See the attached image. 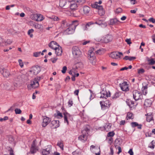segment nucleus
Instances as JSON below:
<instances>
[{
	"instance_id": "obj_1",
	"label": "nucleus",
	"mask_w": 155,
	"mask_h": 155,
	"mask_svg": "<svg viewBox=\"0 0 155 155\" xmlns=\"http://www.w3.org/2000/svg\"><path fill=\"white\" fill-rule=\"evenodd\" d=\"M94 48L91 47L88 52V55L90 56L89 60L90 62L93 64L95 65L96 64V58L94 56Z\"/></svg>"
},
{
	"instance_id": "obj_2",
	"label": "nucleus",
	"mask_w": 155,
	"mask_h": 155,
	"mask_svg": "<svg viewBox=\"0 0 155 155\" xmlns=\"http://www.w3.org/2000/svg\"><path fill=\"white\" fill-rule=\"evenodd\" d=\"M72 54L74 58H78L81 55V52L79 48L77 46L73 47L72 49Z\"/></svg>"
},
{
	"instance_id": "obj_3",
	"label": "nucleus",
	"mask_w": 155,
	"mask_h": 155,
	"mask_svg": "<svg viewBox=\"0 0 155 155\" xmlns=\"http://www.w3.org/2000/svg\"><path fill=\"white\" fill-rule=\"evenodd\" d=\"M39 86L38 81L36 78H35L33 80L31 81V84L27 86L28 88L29 89H31V88H35Z\"/></svg>"
},
{
	"instance_id": "obj_4",
	"label": "nucleus",
	"mask_w": 155,
	"mask_h": 155,
	"mask_svg": "<svg viewBox=\"0 0 155 155\" xmlns=\"http://www.w3.org/2000/svg\"><path fill=\"white\" fill-rule=\"evenodd\" d=\"M133 98L135 101H137L140 99H142L143 96L141 93L139 91L135 90L133 92Z\"/></svg>"
},
{
	"instance_id": "obj_5",
	"label": "nucleus",
	"mask_w": 155,
	"mask_h": 155,
	"mask_svg": "<svg viewBox=\"0 0 155 155\" xmlns=\"http://www.w3.org/2000/svg\"><path fill=\"white\" fill-rule=\"evenodd\" d=\"M52 147L51 145H48L46 148L42 150V155H51Z\"/></svg>"
},
{
	"instance_id": "obj_6",
	"label": "nucleus",
	"mask_w": 155,
	"mask_h": 155,
	"mask_svg": "<svg viewBox=\"0 0 155 155\" xmlns=\"http://www.w3.org/2000/svg\"><path fill=\"white\" fill-rule=\"evenodd\" d=\"M123 55V54L121 52H113L109 55V56L112 58L118 59L120 58L121 56Z\"/></svg>"
},
{
	"instance_id": "obj_7",
	"label": "nucleus",
	"mask_w": 155,
	"mask_h": 155,
	"mask_svg": "<svg viewBox=\"0 0 155 155\" xmlns=\"http://www.w3.org/2000/svg\"><path fill=\"white\" fill-rule=\"evenodd\" d=\"M119 85L122 91H129L128 86L127 82L124 81L123 83L120 84Z\"/></svg>"
},
{
	"instance_id": "obj_8",
	"label": "nucleus",
	"mask_w": 155,
	"mask_h": 155,
	"mask_svg": "<svg viewBox=\"0 0 155 155\" xmlns=\"http://www.w3.org/2000/svg\"><path fill=\"white\" fill-rule=\"evenodd\" d=\"M43 119L42 126L43 127H45L50 123L51 120L49 118L46 116L43 117Z\"/></svg>"
},
{
	"instance_id": "obj_9",
	"label": "nucleus",
	"mask_w": 155,
	"mask_h": 155,
	"mask_svg": "<svg viewBox=\"0 0 155 155\" xmlns=\"http://www.w3.org/2000/svg\"><path fill=\"white\" fill-rule=\"evenodd\" d=\"M101 94L100 98H104L105 99L110 96V93L109 91L107 92L104 89L101 91Z\"/></svg>"
},
{
	"instance_id": "obj_10",
	"label": "nucleus",
	"mask_w": 155,
	"mask_h": 155,
	"mask_svg": "<svg viewBox=\"0 0 155 155\" xmlns=\"http://www.w3.org/2000/svg\"><path fill=\"white\" fill-rule=\"evenodd\" d=\"M0 72L5 78H8L10 75L8 70L5 68L1 69L0 71Z\"/></svg>"
},
{
	"instance_id": "obj_11",
	"label": "nucleus",
	"mask_w": 155,
	"mask_h": 155,
	"mask_svg": "<svg viewBox=\"0 0 155 155\" xmlns=\"http://www.w3.org/2000/svg\"><path fill=\"white\" fill-rule=\"evenodd\" d=\"M69 4H68L70 6L71 9L74 10L76 9L78 7V5L76 1H69Z\"/></svg>"
},
{
	"instance_id": "obj_12",
	"label": "nucleus",
	"mask_w": 155,
	"mask_h": 155,
	"mask_svg": "<svg viewBox=\"0 0 155 155\" xmlns=\"http://www.w3.org/2000/svg\"><path fill=\"white\" fill-rule=\"evenodd\" d=\"M69 2H67L66 0H60L59 6L61 8L64 7V8H66L68 6H66V5L69 4Z\"/></svg>"
},
{
	"instance_id": "obj_13",
	"label": "nucleus",
	"mask_w": 155,
	"mask_h": 155,
	"mask_svg": "<svg viewBox=\"0 0 155 155\" xmlns=\"http://www.w3.org/2000/svg\"><path fill=\"white\" fill-rule=\"evenodd\" d=\"M111 127V125L109 123L106 124L103 127H99V129L101 130H105L106 131H108L110 130Z\"/></svg>"
},
{
	"instance_id": "obj_14",
	"label": "nucleus",
	"mask_w": 155,
	"mask_h": 155,
	"mask_svg": "<svg viewBox=\"0 0 155 155\" xmlns=\"http://www.w3.org/2000/svg\"><path fill=\"white\" fill-rule=\"evenodd\" d=\"M95 24L99 25H101L102 27H105L107 25V23L102 20L98 19L95 23Z\"/></svg>"
},
{
	"instance_id": "obj_15",
	"label": "nucleus",
	"mask_w": 155,
	"mask_h": 155,
	"mask_svg": "<svg viewBox=\"0 0 155 155\" xmlns=\"http://www.w3.org/2000/svg\"><path fill=\"white\" fill-rule=\"evenodd\" d=\"M54 50H55V53L57 56H59L61 55L62 53V48L59 45Z\"/></svg>"
},
{
	"instance_id": "obj_16",
	"label": "nucleus",
	"mask_w": 155,
	"mask_h": 155,
	"mask_svg": "<svg viewBox=\"0 0 155 155\" xmlns=\"http://www.w3.org/2000/svg\"><path fill=\"white\" fill-rule=\"evenodd\" d=\"M145 115L147 116L146 117V120L147 122H151L153 123L154 120L153 118V115L152 113H148Z\"/></svg>"
},
{
	"instance_id": "obj_17",
	"label": "nucleus",
	"mask_w": 155,
	"mask_h": 155,
	"mask_svg": "<svg viewBox=\"0 0 155 155\" xmlns=\"http://www.w3.org/2000/svg\"><path fill=\"white\" fill-rule=\"evenodd\" d=\"M113 39V36L111 35H107L104 38L103 42L105 43H107L111 41Z\"/></svg>"
},
{
	"instance_id": "obj_18",
	"label": "nucleus",
	"mask_w": 155,
	"mask_h": 155,
	"mask_svg": "<svg viewBox=\"0 0 155 155\" xmlns=\"http://www.w3.org/2000/svg\"><path fill=\"white\" fill-rule=\"evenodd\" d=\"M37 150V147L35 143V141H34L31 145V147L30 150V152L31 153L33 154L36 153Z\"/></svg>"
},
{
	"instance_id": "obj_19",
	"label": "nucleus",
	"mask_w": 155,
	"mask_h": 155,
	"mask_svg": "<svg viewBox=\"0 0 155 155\" xmlns=\"http://www.w3.org/2000/svg\"><path fill=\"white\" fill-rule=\"evenodd\" d=\"M87 139V136L86 134H82L78 137V140L82 142L86 141Z\"/></svg>"
},
{
	"instance_id": "obj_20",
	"label": "nucleus",
	"mask_w": 155,
	"mask_h": 155,
	"mask_svg": "<svg viewBox=\"0 0 155 155\" xmlns=\"http://www.w3.org/2000/svg\"><path fill=\"white\" fill-rule=\"evenodd\" d=\"M33 71L35 74H37L39 73L41 71V67L38 65L36 66L33 68Z\"/></svg>"
},
{
	"instance_id": "obj_21",
	"label": "nucleus",
	"mask_w": 155,
	"mask_h": 155,
	"mask_svg": "<svg viewBox=\"0 0 155 155\" xmlns=\"http://www.w3.org/2000/svg\"><path fill=\"white\" fill-rule=\"evenodd\" d=\"M58 45L57 44L55 41H51L48 45L51 48L54 49L58 46Z\"/></svg>"
},
{
	"instance_id": "obj_22",
	"label": "nucleus",
	"mask_w": 155,
	"mask_h": 155,
	"mask_svg": "<svg viewBox=\"0 0 155 155\" xmlns=\"http://www.w3.org/2000/svg\"><path fill=\"white\" fill-rule=\"evenodd\" d=\"M74 30L73 28L70 26L65 31V33L68 34H71L74 32Z\"/></svg>"
},
{
	"instance_id": "obj_23",
	"label": "nucleus",
	"mask_w": 155,
	"mask_h": 155,
	"mask_svg": "<svg viewBox=\"0 0 155 155\" xmlns=\"http://www.w3.org/2000/svg\"><path fill=\"white\" fill-rule=\"evenodd\" d=\"M89 127V126L88 125L84 126L83 128V130L82 131V134H88V132H89V131L90 130Z\"/></svg>"
},
{
	"instance_id": "obj_24",
	"label": "nucleus",
	"mask_w": 155,
	"mask_h": 155,
	"mask_svg": "<svg viewBox=\"0 0 155 155\" xmlns=\"http://www.w3.org/2000/svg\"><path fill=\"white\" fill-rule=\"evenodd\" d=\"M98 10V12L99 15L101 16L104 15L105 13V12L102 6L101 5L99 7Z\"/></svg>"
},
{
	"instance_id": "obj_25",
	"label": "nucleus",
	"mask_w": 155,
	"mask_h": 155,
	"mask_svg": "<svg viewBox=\"0 0 155 155\" xmlns=\"http://www.w3.org/2000/svg\"><path fill=\"white\" fill-rule=\"evenodd\" d=\"M152 104V101L150 99H148L145 100L144 105L145 107H150Z\"/></svg>"
},
{
	"instance_id": "obj_26",
	"label": "nucleus",
	"mask_w": 155,
	"mask_h": 155,
	"mask_svg": "<svg viewBox=\"0 0 155 155\" xmlns=\"http://www.w3.org/2000/svg\"><path fill=\"white\" fill-rule=\"evenodd\" d=\"M51 124L54 128H56L59 127V121L58 120H54L51 121Z\"/></svg>"
},
{
	"instance_id": "obj_27",
	"label": "nucleus",
	"mask_w": 155,
	"mask_h": 155,
	"mask_svg": "<svg viewBox=\"0 0 155 155\" xmlns=\"http://www.w3.org/2000/svg\"><path fill=\"white\" fill-rule=\"evenodd\" d=\"M119 22H120L116 18H114L110 20V24L112 25L118 24Z\"/></svg>"
},
{
	"instance_id": "obj_28",
	"label": "nucleus",
	"mask_w": 155,
	"mask_h": 155,
	"mask_svg": "<svg viewBox=\"0 0 155 155\" xmlns=\"http://www.w3.org/2000/svg\"><path fill=\"white\" fill-rule=\"evenodd\" d=\"M78 23L77 20L73 21L72 24L70 25V26L75 29L76 27L78 25Z\"/></svg>"
},
{
	"instance_id": "obj_29",
	"label": "nucleus",
	"mask_w": 155,
	"mask_h": 155,
	"mask_svg": "<svg viewBox=\"0 0 155 155\" xmlns=\"http://www.w3.org/2000/svg\"><path fill=\"white\" fill-rule=\"evenodd\" d=\"M136 58L135 57H130L126 56L123 59L125 60H129L130 61H131L135 59Z\"/></svg>"
},
{
	"instance_id": "obj_30",
	"label": "nucleus",
	"mask_w": 155,
	"mask_h": 155,
	"mask_svg": "<svg viewBox=\"0 0 155 155\" xmlns=\"http://www.w3.org/2000/svg\"><path fill=\"white\" fill-rule=\"evenodd\" d=\"M90 10V8L88 6H85L83 7V11L85 14H88Z\"/></svg>"
},
{
	"instance_id": "obj_31",
	"label": "nucleus",
	"mask_w": 155,
	"mask_h": 155,
	"mask_svg": "<svg viewBox=\"0 0 155 155\" xmlns=\"http://www.w3.org/2000/svg\"><path fill=\"white\" fill-rule=\"evenodd\" d=\"M38 15L37 21H41L44 19V18L42 15L40 14H38Z\"/></svg>"
},
{
	"instance_id": "obj_32",
	"label": "nucleus",
	"mask_w": 155,
	"mask_h": 155,
	"mask_svg": "<svg viewBox=\"0 0 155 155\" xmlns=\"http://www.w3.org/2000/svg\"><path fill=\"white\" fill-rule=\"evenodd\" d=\"M100 5H98V2H95L94 4H91V6L93 8H99V7Z\"/></svg>"
},
{
	"instance_id": "obj_33",
	"label": "nucleus",
	"mask_w": 155,
	"mask_h": 155,
	"mask_svg": "<svg viewBox=\"0 0 155 155\" xmlns=\"http://www.w3.org/2000/svg\"><path fill=\"white\" fill-rule=\"evenodd\" d=\"M133 116V114L131 113L128 112L127 113L126 118L127 120L128 119H133L132 117Z\"/></svg>"
},
{
	"instance_id": "obj_34",
	"label": "nucleus",
	"mask_w": 155,
	"mask_h": 155,
	"mask_svg": "<svg viewBox=\"0 0 155 155\" xmlns=\"http://www.w3.org/2000/svg\"><path fill=\"white\" fill-rule=\"evenodd\" d=\"M38 15V14L32 15L31 16V18L32 19L37 21Z\"/></svg>"
},
{
	"instance_id": "obj_35",
	"label": "nucleus",
	"mask_w": 155,
	"mask_h": 155,
	"mask_svg": "<svg viewBox=\"0 0 155 155\" xmlns=\"http://www.w3.org/2000/svg\"><path fill=\"white\" fill-rule=\"evenodd\" d=\"M68 26V24L65 20H63L62 21L61 26L63 28H66Z\"/></svg>"
},
{
	"instance_id": "obj_36",
	"label": "nucleus",
	"mask_w": 155,
	"mask_h": 155,
	"mask_svg": "<svg viewBox=\"0 0 155 155\" xmlns=\"http://www.w3.org/2000/svg\"><path fill=\"white\" fill-rule=\"evenodd\" d=\"M127 105L130 107H132L134 106V102L131 100L127 102Z\"/></svg>"
},
{
	"instance_id": "obj_37",
	"label": "nucleus",
	"mask_w": 155,
	"mask_h": 155,
	"mask_svg": "<svg viewBox=\"0 0 155 155\" xmlns=\"http://www.w3.org/2000/svg\"><path fill=\"white\" fill-rule=\"evenodd\" d=\"M68 114H64V122L65 123L66 122L68 124V117L69 116Z\"/></svg>"
},
{
	"instance_id": "obj_38",
	"label": "nucleus",
	"mask_w": 155,
	"mask_h": 155,
	"mask_svg": "<svg viewBox=\"0 0 155 155\" xmlns=\"http://www.w3.org/2000/svg\"><path fill=\"white\" fill-rule=\"evenodd\" d=\"M50 18L53 20L54 21H58L59 19V18L58 17L55 16H52V17H50Z\"/></svg>"
},
{
	"instance_id": "obj_39",
	"label": "nucleus",
	"mask_w": 155,
	"mask_h": 155,
	"mask_svg": "<svg viewBox=\"0 0 155 155\" xmlns=\"http://www.w3.org/2000/svg\"><path fill=\"white\" fill-rule=\"evenodd\" d=\"M93 23H92L91 22H89L87 23L85 26L83 28V29L84 30H87L88 28V27H89L90 25H91Z\"/></svg>"
},
{
	"instance_id": "obj_40",
	"label": "nucleus",
	"mask_w": 155,
	"mask_h": 155,
	"mask_svg": "<svg viewBox=\"0 0 155 155\" xmlns=\"http://www.w3.org/2000/svg\"><path fill=\"white\" fill-rule=\"evenodd\" d=\"M73 155H80L81 152L79 150H77L72 153Z\"/></svg>"
},
{
	"instance_id": "obj_41",
	"label": "nucleus",
	"mask_w": 155,
	"mask_h": 155,
	"mask_svg": "<svg viewBox=\"0 0 155 155\" xmlns=\"http://www.w3.org/2000/svg\"><path fill=\"white\" fill-rule=\"evenodd\" d=\"M120 94L118 92L116 93L114 95L112 96V98L113 99H116L119 96Z\"/></svg>"
},
{
	"instance_id": "obj_42",
	"label": "nucleus",
	"mask_w": 155,
	"mask_h": 155,
	"mask_svg": "<svg viewBox=\"0 0 155 155\" xmlns=\"http://www.w3.org/2000/svg\"><path fill=\"white\" fill-rule=\"evenodd\" d=\"M34 31V30L33 29H31L29 30L28 32V35H29L30 37L32 38L33 37V35L32 34H31V33H32Z\"/></svg>"
},
{
	"instance_id": "obj_43",
	"label": "nucleus",
	"mask_w": 155,
	"mask_h": 155,
	"mask_svg": "<svg viewBox=\"0 0 155 155\" xmlns=\"http://www.w3.org/2000/svg\"><path fill=\"white\" fill-rule=\"evenodd\" d=\"M131 125L132 127H134L139 125L136 122H132L131 123Z\"/></svg>"
},
{
	"instance_id": "obj_44",
	"label": "nucleus",
	"mask_w": 155,
	"mask_h": 155,
	"mask_svg": "<svg viewBox=\"0 0 155 155\" xmlns=\"http://www.w3.org/2000/svg\"><path fill=\"white\" fill-rule=\"evenodd\" d=\"M148 61H149V64L151 65H153L155 63V61L153 58L149 60Z\"/></svg>"
},
{
	"instance_id": "obj_45",
	"label": "nucleus",
	"mask_w": 155,
	"mask_h": 155,
	"mask_svg": "<svg viewBox=\"0 0 155 155\" xmlns=\"http://www.w3.org/2000/svg\"><path fill=\"white\" fill-rule=\"evenodd\" d=\"M15 113L16 114H20L21 113V110L18 108H16L15 110Z\"/></svg>"
},
{
	"instance_id": "obj_46",
	"label": "nucleus",
	"mask_w": 155,
	"mask_h": 155,
	"mask_svg": "<svg viewBox=\"0 0 155 155\" xmlns=\"http://www.w3.org/2000/svg\"><path fill=\"white\" fill-rule=\"evenodd\" d=\"M77 2L81 4H83L85 2V0H76Z\"/></svg>"
},
{
	"instance_id": "obj_47",
	"label": "nucleus",
	"mask_w": 155,
	"mask_h": 155,
	"mask_svg": "<svg viewBox=\"0 0 155 155\" xmlns=\"http://www.w3.org/2000/svg\"><path fill=\"white\" fill-rule=\"evenodd\" d=\"M41 53V52H35L33 54V56L36 57H39L40 56Z\"/></svg>"
},
{
	"instance_id": "obj_48",
	"label": "nucleus",
	"mask_w": 155,
	"mask_h": 155,
	"mask_svg": "<svg viewBox=\"0 0 155 155\" xmlns=\"http://www.w3.org/2000/svg\"><path fill=\"white\" fill-rule=\"evenodd\" d=\"M122 10L121 8H117L115 11L116 13L119 14L122 12Z\"/></svg>"
},
{
	"instance_id": "obj_49",
	"label": "nucleus",
	"mask_w": 155,
	"mask_h": 155,
	"mask_svg": "<svg viewBox=\"0 0 155 155\" xmlns=\"http://www.w3.org/2000/svg\"><path fill=\"white\" fill-rule=\"evenodd\" d=\"M57 145L58 146L61 150H63V144L62 143L58 142L57 144Z\"/></svg>"
},
{
	"instance_id": "obj_50",
	"label": "nucleus",
	"mask_w": 155,
	"mask_h": 155,
	"mask_svg": "<svg viewBox=\"0 0 155 155\" xmlns=\"http://www.w3.org/2000/svg\"><path fill=\"white\" fill-rule=\"evenodd\" d=\"M34 25L35 28L37 29L41 28L42 26L41 25L38 24H35Z\"/></svg>"
},
{
	"instance_id": "obj_51",
	"label": "nucleus",
	"mask_w": 155,
	"mask_h": 155,
	"mask_svg": "<svg viewBox=\"0 0 155 155\" xmlns=\"http://www.w3.org/2000/svg\"><path fill=\"white\" fill-rule=\"evenodd\" d=\"M119 140L118 139H117L115 141L114 146L116 147L118 146L119 145Z\"/></svg>"
},
{
	"instance_id": "obj_52",
	"label": "nucleus",
	"mask_w": 155,
	"mask_h": 155,
	"mask_svg": "<svg viewBox=\"0 0 155 155\" xmlns=\"http://www.w3.org/2000/svg\"><path fill=\"white\" fill-rule=\"evenodd\" d=\"M114 134H114V132H113V131L110 132L108 133V134H107V136L108 137H113L114 136Z\"/></svg>"
},
{
	"instance_id": "obj_53",
	"label": "nucleus",
	"mask_w": 155,
	"mask_h": 155,
	"mask_svg": "<svg viewBox=\"0 0 155 155\" xmlns=\"http://www.w3.org/2000/svg\"><path fill=\"white\" fill-rule=\"evenodd\" d=\"M19 65L21 67V68H22L23 67L24 64L23 62H22V60L21 59H19L18 61Z\"/></svg>"
},
{
	"instance_id": "obj_54",
	"label": "nucleus",
	"mask_w": 155,
	"mask_h": 155,
	"mask_svg": "<svg viewBox=\"0 0 155 155\" xmlns=\"http://www.w3.org/2000/svg\"><path fill=\"white\" fill-rule=\"evenodd\" d=\"M67 69V68L66 66H64L62 68V70L61 71V72L62 73L64 74L66 72Z\"/></svg>"
},
{
	"instance_id": "obj_55",
	"label": "nucleus",
	"mask_w": 155,
	"mask_h": 155,
	"mask_svg": "<svg viewBox=\"0 0 155 155\" xmlns=\"http://www.w3.org/2000/svg\"><path fill=\"white\" fill-rule=\"evenodd\" d=\"M8 119V117L7 116H5L3 118H0V121L1 122H2L4 121H5L6 120H7Z\"/></svg>"
},
{
	"instance_id": "obj_56",
	"label": "nucleus",
	"mask_w": 155,
	"mask_h": 155,
	"mask_svg": "<svg viewBox=\"0 0 155 155\" xmlns=\"http://www.w3.org/2000/svg\"><path fill=\"white\" fill-rule=\"evenodd\" d=\"M68 105H69L70 107H71L72 105L73 104V102L72 100L70 99L69 100L68 102Z\"/></svg>"
},
{
	"instance_id": "obj_57",
	"label": "nucleus",
	"mask_w": 155,
	"mask_h": 155,
	"mask_svg": "<svg viewBox=\"0 0 155 155\" xmlns=\"http://www.w3.org/2000/svg\"><path fill=\"white\" fill-rule=\"evenodd\" d=\"M150 22H152L153 23H155V19L153 18H151L148 20Z\"/></svg>"
},
{
	"instance_id": "obj_58",
	"label": "nucleus",
	"mask_w": 155,
	"mask_h": 155,
	"mask_svg": "<svg viewBox=\"0 0 155 155\" xmlns=\"http://www.w3.org/2000/svg\"><path fill=\"white\" fill-rule=\"evenodd\" d=\"M144 72V70L143 68H141V69H139L138 70V73L139 74H140V73H143Z\"/></svg>"
},
{
	"instance_id": "obj_59",
	"label": "nucleus",
	"mask_w": 155,
	"mask_h": 155,
	"mask_svg": "<svg viewBox=\"0 0 155 155\" xmlns=\"http://www.w3.org/2000/svg\"><path fill=\"white\" fill-rule=\"evenodd\" d=\"M125 41L128 45H130L131 44V41L130 39H126L125 40Z\"/></svg>"
},
{
	"instance_id": "obj_60",
	"label": "nucleus",
	"mask_w": 155,
	"mask_h": 155,
	"mask_svg": "<svg viewBox=\"0 0 155 155\" xmlns=\"http://www.w3.org/2000/svg\"><path fill=\"white\" fill-rule=\"evenodd\" d=\"M153 141H152L151 142V143H150L151 145L149 146V147L150 148H152L153 149H154V145H153Z\"/></svg>"
},
{
	"instance_id": "obj_61",
	"label": "nucleus",
	"mask_w": 155,
	"mask_h": 155,
	"mask_svg": "<svg viewBox=\"0 0 155 155\" xmlns=\"http://www.w3.org/2000/svg\"><path fill=\"white\" fill-rule=\"evenodd\" d=\"M57 59H58L57 58H51V61L52 62V63H55L56 62V61H57Z\"/></svg>"
},
{
	"instance_id": "obj_62",
	"label": "nucleus",
	"mask_w": 155,
	"mask_h": 155,
	"mask_svg": "<svg viewBox=\"0 0 155 155\" xmlns=\"http://www.w3.org/2000/svg\"><path fill=\"white\" fill-rule=\"evenodd\" d=\"M128 153L130 155H133L134 153L132 149H130Z\"/></svg>"
},
{
	"instance_id": "obj_63",
	"label": "nucleus",
	"mask_w": 155,
	"mask_h": 155,
	"mask_svg": "<svg viewBox=\"0 0 155 155\" xmlns=\"http://www.w3.org/2000/svg\"><path fill=\"white\" fill-rule=\"evenodd\" d=\"M143 94L144 95H146L147 93V90L142 89Z\"/></svg>"
},
{
	"instance_id": "obj_64",
	"label": "nucleus",
	"mask_w": 155,
	"mask_h": 155,
	"mask_svg": "<svg viewBox=\"0 0 155 155\" xmlns=\"http://www.w3.org/2000/svg\"><path fill=\"white\" fill-rule=\"evenodd\" d=\"M152 38L153 42L155 43V34L152 36Z\"/></svg>"
}]
</instances>
